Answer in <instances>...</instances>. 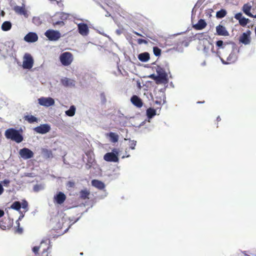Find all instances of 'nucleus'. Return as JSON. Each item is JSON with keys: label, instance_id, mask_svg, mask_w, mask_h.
I'll return each mask as SVG.
<instances>
[{"label": "nucleus", "instance_id": "nucleus-1", "mask_svg": "<svg viewBox=\"0 0 256 256\" xmlns=\"http://www.w3.org/2000/svg\"><path fill=\"white\" fill-rule=\"evenodd\" d=\"M4 136L7 139L10 140L17 143H20L24 140L22 134L19 130L14 128L7 129L5 131Z\"/></svg>", "mask_w": 256, "mask_h": 256}, {"label": "nucleus", "instance_id": "nucleus-2", "mask_svg": "<svg viewBox=\"0 0 256 256\" xmlns=\"http://www.w3.org/2000/svg\"><path fill=\"white\" fill-rule=\"evenodd\" d=\"M119 150L116 148H114L112 152H107L104 156V159L109 162H118Z\"/></svg>", "mask_w": 256, "mask_h": 256}, {"label": "nucleus", "instance_id": "nucleus-3", "mask_svg": "<svg viewBox=\"0 0 256 256\" xmlns=\"http://www.w3.org/2000/svg\"><path fill=\"white\" fill-rule=\"evenodd\" d=\"M60 59L63 66H68L71 64L73 60V56L71 53L65 52L60 54Z\"/></svg>", "mask_w": 256, "mask_h": 256}, {"label": "nucleus", "instance_id": "nucleus-4", "mask_svg": "<svg viewBox=\"0 0 256 256\" xmlns=\"http://www.w3.org/2000/svg\"><path fill=\"white\" fill-rule=\"evenodd\" d=\"M45 36L50 41H56L61 36L60 33L54 30H48L44 32Z\"/></svg>", "mask_w": 256, "mask_h": 256}, {"label": "nucleus", "instance_id": "nucleus-5", "mask_svg": "<svg viewBox=\"0 0 256 256\" xmlns=\"http://www.w3.org/2000/svg\"><path fill=\"white\" fill-rule=\"evenodd\" d=\"M34 64V60L32 56L28 53L24 54L22 63V66L26 69H30Z\"/></svg>", "mask_w": 256, "mask_h": 256}, {"label": "nucleus", "instance_id": "nucleus-6", "mask_svg": "<svg viewBox=\"0 0 256 256\" xmlns=\"http://www.w3.org/2000/svg\"><path fill=\"white\" fill-rule=\"evenodd\" d=\"M78 26V33L84 36H87L89 34V29L88 26L84 22L78 23L76 22H74Z\"/></svg>", "mask_w": 256, "mask_h": 256}, {"label": "nucleus", "instance_id": "nucleus-7", "mask_svg": "<svg viewBox=\"0 0 256 256\" xmlns=\"http://www.w3.org/2000/svg\"><path fill=\"white\" fill-rule=\"evenodd\" d=\"M58 16L62 20H66L68 18L69 16H71L70 14L64 12H60L57 14ZM72 16L74 18V19L76 20H81L82 22H88V20L84 18H80L76 14H72Z\"/></svg>", "mask_w": 256, "mask_h": 256}, {"label": "nucleus", "instance_id": "nucleus-8", "mask_svg": "<svg viewBox=\"0 0 256 256\" xmlns=\"http://www.w3.org/2000/svg\"><path fill=\"white\" fill-rule=\"evenodd\" d=\"M38 104L42 106L48 107L54 104V100L50 98L41 97L38 99Z\"/></svg>", "mask_w": 256, "mask_h": 256}, {"label": "nucleus", "instance_id": "nucleus-9", "mask_svg": "<svg viewBox=\"0 0 256 256\" xmlns=\"http://www.w3.org/2000/svg\"><path fill=\"white\" fill-rule=\"evenodd\" d=\"M20 156L24 160L30 159L34 156V152L29 148H24L19 151Z\"/></svg>", "mask_w": 256, "mask_h": 256}, {"label": "nucleus", "instance_id": "nucleus-10", "mask_svg": "<svg viewBox=\"0 0 256 256\" xmlns=\"http://www.w3.org/2000/svg\"><path fill=\"white\" fill-rule=\"evenodd\" d=\"M13 224V220L9 218H4L0 220V228L2 230H6L10 228Z\"/></svg>", "mask_w": 256, "mask_h": 256}, {"label": "nucleus", "instance_id": "nucleus-11", "mask_svg": "<svg viewBox=\"0 0 256 256\" xmlns=\"http://www.w3.org/2000/svg\"><path fill=\"white\" fill-rule=\"evenodd\" d=\"M66 196L62 192H60L54 197V202L59 204H62L66 200Z\"/></svg>", "mask_w": 256, "mask_h": 256}, {"label": "nucleus", "instance_id": "nucleus-12", "mask_svg": "<svg viewBox=\"0 0 256 256\" xmlns=\"http://www.w3.org/2000/svg\"><path fill=\"white\" fill-rule=\"evenodd\" d=\"M38 40V36L36 32H30L24 37V40L28 42H34Z\"/></svg>", "mask_w": 256, "mask_h": 256}, {"label": "nucleus", "instance_id": "nucleus-13", "mask_svg": "<svg viewBox=\"0 0 256 256\" xmlns=\"http://www.w3.org/2000/svg\"><path fill=\"white\" fill-rule=\"evenodd\" d=\"M130 102L132 104L138 108H140L143 106L142 100L136 95H133L130 98Z\"/></svg>", "mask_w": 256, "mask_h": 256}, {"label": "nucleus", "instance_id": "nucleus-14", "mask_svg": "<svg viewBox=\"0 0 256 256\" xmlns=\"http://www.w3.org/2000/svg\"><path fill=\"white\" fill-rule=\"evenodd\" d=\"M50 130V127L47 124H42L34 128V130L39 134H44L48 132Z\"/></svg>", "mask_w": 256, "mask_h": 256}, {"label": "nucleus", "instance_id": "nucleus-15", "mask_svg": "<svg viewBox=\"0 0 256 256\" xmlns=\"http://www.w3.org/2000/svg\"><path fill=\"white\" fill-rule=\"evenodd\" d=\"M60 82L62 86L65 87H74L76 85V81L74 80L70 79L67 78H62Z\"/></svg>", "mask_w": 256, "mask_h": 256}, {"label": "nucleus", "instance_id": "nucleus-16", "mask_svg": "<svg viewBox=\"0 0 256 256\" xmlns=\"http://www.w3.org/2000/svg\"><path fill=\"white\" fill-rule=\"evenodd\" d=\"M90 195V190L86 188L80 190L79 192V198L82 200L89 199Z\"/></svg>", "mask_w": 256, "mask_h": 256}, {"label": "nucleus", "instance_id": "nucleus-17", "mask_svg": "<svg viewBox=\"0 0 256 256\" xmlns=\"http://www.w3.org/2000/svg\"><path fill=\"white\" fill-rule=\"evenodd\" d=\"M216 34L218 36H228L229 35L228 32L226 30V28L220 24L216 26Z\"/></svg>", "mask_w": 256, "mask_h": 256}, {"label": "nucleus", "instance_id": "nucleus-18", "mask_svg": "<svg viewBox=\"0 0 256 256\" xmlns=\"http://www.w3.org/2000/svg\"><path fill=\"white\" fill-rule=\"evenodd\" d=\"M240 42L242 43L247 44L250 42V31L244 32L240 38Z\"/></svg>", "mask_w": 256, "mask_h": 256}, {"label": "nucleus", "instance_id": "nucleus-19", "mask_svg": "<svg viewBox=\"0 0 256 256\" xmlns=\"http://www.w3.org/2000/svg\"><path fill=\"white\" fill-rule=\"evenodd\" d=\"M14 12L18 14L23 15L26 18H28V14L24 7L16 6L14 7Z\"/></svg>", "mask_w": 256, "mask_h": 256}, {"label": "nucleus", "instance_id": "nucleus-20", "mask_svg": "<svg viewBox=\"0 0 256 256\" xmlns=\"http://www.w3.org/2000/svg\"><path fill=\"white\" fill-rule=\"evenodd\" d=\"M206 21L203 19H200L197 24L193 25V28L196 30H202L206 26Z\"/></svg>", "mask_w": 256, "mask_h": 256}, {"label": "nucleus", "instance_id": "nucleus-21", "mask_svg": "<svg viewBox=\"0 0 256 256\" xmlns=\"http://www.w3.org/2000/svg\"><path fill=\"white\" fill-rule=\"evenodd\" d=\"M92 184L94 187L98 190H102L104 188V184L100 180H93L92 181Z\"/></svg>", "mask_w": 256, "mask_h": 256}, {"label": "nucleus", "instance_id": "nucleus-22", "mask_svg": "<svg viewBox=\"0 0 256 256\" xmlns=\"http://www.w3.org/2000/svg\"><path fill=\"white\" fill-rule=\"evenodd\" d=\"M106 136L110 138V141L112 142H116L118 140V136L113 132L107 133Z\"/></svg>", "mask_w": 256, "mask_h": 256}, {"label": "nucleus", "instance_id": "nucleus-23", "mask_svg": "<svg viewBox=\"0 0 256 256\" xmlns=\"http://www.w3.org/2000/svg\"><path fill=\"white\" fill-rule=\"evenodd\" d=\"M138 60L142 62H148L150 58V54L148 52L141 53L138 55Z\"/></svg>", "mask_w": 256, "mask_h": 256}, {"label": "nucleus", "instance_id": "nucleus-24", "mask_svg": "<svg viewBox=\"0 0 256 256\" xmlns=\"http://www.w3.org/2000/svg\"><path fill=\"white\" fill-rule=\"evenodd\" d=\"M41 151L44 157L46 158H50L53 157L52 151L50 150L42 148Z\"/></svg>", "mask_w": 256, "mask_h": 256}, {"label": "nucleus", "instance_id": "nucleus-25", "mask_svg": "<svg viewBox=\"0 0 256 256\" xmlns=\"http://www.w3.org/2000/svg\"><path fill=\"white\" fill-rule=\"evenodd\" d=\"M252 6L248 3L246 4L243 6L242 10L248 16H252V14L250 12Z\"/></svg>", "mask_w": 256, "mask_h": 256}, {"label": "nucleus", "instance_id": "nucleus-26", "mask_svg": "<svg viewBox=\"0 0 256 256\" xmlns=\"http://www.w3.org/2000/svg\"><path fill=\"white\" fill-rule=\"evenodd\" d=\"M146 114L148 118H152L156 115V110L152 108H148L146 110Z\"/></svg>", "mask_w": 256, "mask_h": 256}, {"label": "nucleus", "instance_id": "nucleus-27", "mask_svg": "<svg viewBox=\"0 0 256 256\" xmlns=\"http://www.w3.org/2000/svg\"><path fill=\"white\" fill-rule=\"evenodd\" d=\"M1 28L2 30L8 31L12 28V24L9 21H6L2 23Z\"/></svg>", "mask_w": 256, "mask_h": 256}, {"label": "nucleus", "instance_id": "nucleus-28", "mask_svg": "<svg viewBox=\"0 0 256 256\" xmlns=\"http://www.w3.org/2000/svg\"><path fill=\"white\" fill-rule=\"evenodd\" d=\"M24 119L25 120L28 121L29 123L32 124L34 122H37L38 119L35 116L32 115H27L24 117Z\"/></svg>", "mask_w": 256, "mask_h": 256}, {"label": "nucleus", "instance_id": "nucleus-29", "mask_svg": "<svg viewBox=\"0 0 256 256\" xmlns=\"http://www.w3.org/2000/svg\"><path fill=\"white\" fill-rule=\"evenodd\" d=\"M156 72L158 74V77L160 79L163 80L166 79L167 74L163 70L162 68H158V70H156Z\"/></svg>", "mask_w": 256, "mask_h": 256}, {"label": "nucleus", "instance_id": "nucleus-30", "mask_svg": "<svg viewBox=\"0 0 256 256\" xmlns=\"http://www.w3.org/2000/svg\"><path fill=\"white\" fill-rule=\"evenodd\" d=\"M76 107L74 106H71L68 110H66L65 113L66 114L69 116H72L74 115L76 113Z\"/></svg>", "mask_w": 256, "mask_h": 256}, {"label": "nucleus", "instance_id": "nucleus-31", "mask_svg": "<svg viewBox=\"0 0 256 256\" xmlns=\"http://www.w3.org/2000/svg\"><path fill=\"white\" fill-rule=\"evenodd\" d=\"M236 59V56L234 54L231 53L226 58V64H230L234 62Z\"/></svg>", "mask_w": 256, "mask_h": 256}, {"label": "nucleus", "instance_id": "nucleus-32", "mask_svg": "<svg viewBox=\"0 0 256 256\" xmlns=\"http://www.w3.org/2000/svg\"><path fill=\"white\" fill-rule=\"evenodd\" d=\"M226 14V11L224 9H221L216 12V16L218 18H222L224 17Z\"/></svg>", "mask_w": 256, "mask_h": 256}, {"label": "nucleus", "instance_id": "nucleus-33", "mask_svg": "<svg viewBox=\"0 0 256 256\" xmlns=\"http://www.w3.org/2000/svg\"><path fill=\"white\" fill-rule=\"evenodd\" d=\"M22 205L20 202H14L10 206V208L14 210H18L21 208Z\"/></svg>", "mask_w": 256, "mask_h": 256}, {"label": "nucleus", "instance_id": "nucleus-34", "mask_svg": "<svg viewBox=\"0 0 256 256\" xmlns=\"http://www.w3.org/2000/svg\"><path fill=\"white\" fill-rule=\"evenodd\" d=\"M14 44V42L12 40H8L4 42V46L6 48H13Z\"/></svg>", "mask_w": 256, "mask_h": 256}, {"label": "nucleus", "instance_id": "nucleus-35", "mask_svg": "<svg viewBox=\"0 0 256 256\" xmlns=\"http://www.w3.org/2000/svg\"><path fill=\"white\" fill-rule=\"evenodd\" d=\"M249 20L248 18H246L243 16L240 20H239V23L242 26H246L248 23Z\"/></svg>", "mask_w": 256, "mask_h": 256}, {"label": "nucleus", "instance_id": "nucleus-36", "mask_svg": "<svg viewBox=\"0 0 256 256\" xmlns=\"http://www.w3.org/2000/svg\"><path fill=\"white\" fill-rule=\"evenodd\" d=\"M32 22L36 25L39 26L42 24V21L40 17L34 16L32 18Z\"/></svg>", "mask_w": 256, "mask_h": 256}, {"label": "nucleus", "instance_id": "nucleus-37", "mask_svg": "<svg viewBox=\"0 0 256 256\" xmlns=\"http://www.w3.org/2000/svg\"><path fill=\"white\" fill-rule=\"evenodd\" d=\"M52 24L54 26H58H58H63L64 24V22L62 20L54 22V20H52Z\"/></svg>", "mask_w": 256, "mask_h": 256}, {"label": "nucleus", "instance_id": "nucleus-38", "mask_svg": "<svg viewBox=\"0 0 256 256\" xmlns=\"http://www.w3.org/2000/svg\"><path fill=\"white\" fill-rule=\"evenodd\" d=\"M136 142L135 140H130V148L132 150H134L135 148V146H136Z\"/></svg>", "mask_w": 256, "mask_h": 256}, {"label": "nucleus", "instance_id": "nucleus-39", "mask_svg": "<svg viewBox=\"0 0 256 256\" xmlns=\"http://www.w3.org/2000/svg\"><path fill=\"white\" fill-rule=\"evenodd\" d=\"M18 228L15 230L16 233L22 234V228H20V222L17 221Z\"/></svg>", "mask_w": 256, "mask_h": 256}, {"label": "nucleus", "instance_id": "nucleus-40", "mask_svg": "<svg viewBox=\"0 0 256 256\" xmlns=\"http://www.w3.org/2000/svg\"><path fill=\"white\" fill-rule=\"evenodd\" d=\"M154 54L158 56H160L161 54V49H153Z\"/></svg>", "mask_w": 256, "mask_h": 256}, {"label": "nucleus", "instance_id": "nucleus-41", "mask_svg": "<svg viewBox=\"0 0 256 256\" xmlns=\"http://www.w3.org/2000/svg\"><path fill=\"white\" fill-rule=\"evenodd\" d=\"M42 242L40 244V246H42ZM41 246H34L33 248H32V251L33 252L36 254H38V251H39V250H40V248Z\"/></svg>", "mask_w": 256, "mask_h": 256}, {"label": "nucleus", "instance_id": "nucleus-42", "mask_svg": "<svg viewBox=\"0 0 256 256\" xmlns=\"http://www.w3.org/2000/svg\"><path fill=\"white\" fill-rule=\"evenodd\" d=\"M48 0L50 1L52 4L56 3L60 6L62 5V4L61 3L62 0Z\"/></svg>", "mask_w": 256, "mask_h": 256}, {"label": "nucleus", "instance_id": "nucleus-43", "mask_svg": "<svg viewBox=\"0 0 256 256\" xmlns=\"http://www.w3.org/2000/svg\"><path fill=\"white\" fill-rule=\"evenodd\" d=\"M243 17L242 14L241 12H238V14H236L234 16V18L236 19L237 20H240Z\"/></svg>", "mask_w": 256, "mask_h": 256}, {"label": "nucleus", "instance_id": "nucleus-44", "mask_svg": "<svg viewBox=\"0 0 256 256\" xmlns=\"http://www.w3.org/2000/svg\"><path fill=\"white\" fill-rule=\"evenodd\" d=\"M138 44H147L148 42L146 40L138 38Z\"/></svg>", "mask_w": 256, "mask_h": 256}, {"label": "nucleus", "instance_id": "nucleus-45", "mask_svg": "<svg viewBox=\"0 0 256 256\" xmlns=\"http://www.w3.org/2000/svg\"><path fill=\"white\" fill-rule=\"evenodd\" d=\"M66 186L69 188H73L74 186V182L72 181H69L67 182Z\"/></svg>", "mask_w": 256, "mask_h": 256}, {"label": "nucleus", "instance_id": "nucleus-46", "mask_svg": "<svg viewBox=\"0 0 256 256\" xmlns=\"http://www.w3.org/2000/svg\"><path fill=\"white\" fill-rule=\"evenodd\" d=\"M10 182V180H7V179H5L2 181V184L5 186H8Z\"/></svg>", "mask_w": 256, "mask_h": 256}, {"label": "nucleus", "instance_id": "nucleus-47", "mask_svg": "<svg viewBox=\"0 0 256 256\" xmlns=\"http://www.w3.org/2000/svg\"><path fill=\"white\" fill-rule=\"evenodd\" d=\"M216 44L218 47H220L223 44V42L222 40H218L216 42Z\"/></svg>", "mask_w": 256, "mask_h": 256}, {"label": "nucleus", "instance_id": "nucleus-48", "mask_svg": "<svg viewBox=\"0 0 256 256\" xmlns=\"http://www.w3.org/2000/svg\"><path fill=\"white\" fill-rule=\"evenodd\" d=\"M28 206V202L25 201L24 202H22V208L24 209H26L27 208Z\"/></svg>", "mask_w": 256, "mask_h": 256}, {"label": "nucleus", "instance_id": "nucleus-49", "mask_svg": "<svg viewBox=\"0 0 256 256\" xmlns=\"http://www.w3.org/2000/svg\"><path fill=\"white\" fill-rule=\"evenodd\" d=\"M40 190V186L38 185H35L34 187V190L35 192H38Z\"/></svg>", "mask_w": 256, "mask_h": 256}, {"label": "nucleus", "instance_id": "nucleus-50", "mask_svg": "<svg viewBox=\"0 0 256 256\" xmlns=\"http://www.w3.org/2000/svg\"><path fill=\"white\" fill-rule=\"evenodd\" d=\"M4 191V189L2 185L0 184V195H1Z\"/></svg>", "mask_w": 256, "mask_h": 256}, {"label": "nucleus", "instance_id": "nucleus-51", "mask_svg": "<svg viewBox=\"0 0 256 256\" xmlns=\"http://www.w3.org/2000/svg\"><path fill=\"white\" fill-rule=\"evenodd\" d=\"M4 210H0V218L4 216Z\"/></svg>", "mask_w": 256, "mask_h": 256}, {"label": "nucleus", "instance_id": "nucleus-52", "mask_svg": "<svg viewBox=\"0 0 256 256\" xmlns=\"http://www.w3.org/2000/svg\"><path fill=\"white\" fill-rule=\"evenodd\" d=\"M116 32L118 35L122 33V31L120 30H117Z\"/></svg>", "mask_w": 256, "mask_h": 256}, {"label": "nucleus", "instance_id": "nucleus-53", "mask_svg": "<svg viewBox=\"0 0 256 256\" xmlns=\"http://www.w3.org/2000/svg\"><path fill=\"white\" fill-rule=\"evenodd\" d=\"M220 120H221V118H220V116H218L216 118V121H217L218 122H220Z\"/></svg>", "mask_w": 256, "mask_h": 256}, {"label": "nucleus", "instance_id": "nucleus-54", "mask_svg": "<svg viewBox=\"0 0 256 256\" xmlns=\"http://www.w3.org/2000/svg\"><path fill=\"white\" fill-rule=\"evenodd\" d=\"M184 46H188L187 42H184Z\"/></svg>", "mask_w": 256, "mask_h": 256}, {"label": "nucleus", "instance_id": "nucleus-55", "mask_svg": "<svg viewBox=\"0 0 256 256\" xmlns=\"http://www.w3.org/2000/svg\"><path fill=\"white\" fill-rule=\"evenodd\" d=\"M250 17H252V18H256V14H254V15H253L252 14V16H249Z\"/></svg>", "mask_w": 256, "mask_h": 256}, {"label": "nucleus", "instance_id": "nucleus-56", "mask_svg": "<svg viewBox=\"0 0 256 256\" xmlns=\"http://www.w3.org/2000/svg\"><path fill=\"white\" fill-rule=\"evenodd\" d=\"M106 16H110V14L108 13V12H107L106 14Z\"/></svg>", "mask_w": 256, "mask_h": 256}, {"label": "nucleus", "instance_id": "nucleus-57", "mask_svg": "<svg viewBox=\"0 0 256 256\" xmlns=\"http://www.w3.org/2000/svg\"><path fill=\"white\" fill-rule=\"evenodd\" d=\"M254 32H255V34H256V27L254 28Z\"/></svg>", "mask_w": 256, "mask_h": 256}, {"label": "nucleus", "instance_id": "nucleus-58", "mask_svg": "<svg viewBox=\"0 0 256 256\" xmlns=\"http://www.w3.org/2000/svg\"><path fill=\"white\" fill-rule=\"evenodd\" d=\"M136 34L137 35L140 36V34H138V32H136Z\"/></svg>", "mask_w": 256, "mask_h": 256}, {"label": "nucleus", "instance_id": "nucleus-59", "mask_svg": "<svg viewBox=\"0 0 256 256\" xmlns=\"http://www.w3.org/2000/svg\"><path fill=\"white\" fill-rule=\"evenodd\" d=\"M204 102H198V103H204Z\"/></svg>", "mask_w": 256, "mask_h": 256}, {"label": "nucleus", "instance_id": "nucleus-60", "mask_svg": "<svg viewBox=\"0 0 256 256\" xmlns=\"http://www.w3.org/2000/svg\"><path fill=\"white\" fill-rule=\"evenodd\" d=\"M152 48H158L157 46H154Z\"/></svg>", "mask_w": 256, "mask_h": 256}, {"label": "nucleus", "instance_id": "nucleus-61", "mask_svg": "<svg viewBox=\"0 0 256 256\" xmlns=\"http://www.w3.org/2000/svg\"><path fill=\"white\" fill-rule=\"evenodd\" d=\"M101 96H104V94H101Z\"/></svg>", "mask_w": 256, "mask_h": 256}, {"label": "nucleus", "instance_id": "nucleus-62", "mask_svg": "<svg viewBox=\"0 0 256 256\" xmlns=\"http://www.w3.org/2000/svg\"><path fill=\"white\" fill-rule=\"evenodd\" d=\"M221 60L223 62H224L222 58H221Z\"/></svg>", "mask_w": 256, "mask_h": 256}, {"label": "nucleus", "instance_id": "nucleus-63", "mask_svg": "<svg viewBox=\"0 0 256 256\" xmlns=\"http://www.w3.org/2000/svg\"><path fill=\"white\" fill-rule=\"evenodd\" d=\"M232 47L233 48L234 47V44H232Z\"/></svg>", "mask_w": 256, "mask_h": 256}]
</instances>
